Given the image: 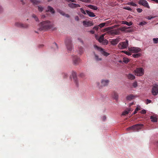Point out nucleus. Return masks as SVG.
<instances>
[{
    "mask_svg": "<svg viewBox=\"0 0 158 158\" xmlns=\"http://www.w3.org/2000/svg\"><path fill=\"white\" fill-rule=\"evenodd\" d=\"M55 45L56 46L57 48V44L56 43H55Z\"/></svg>",
    "mask_w": 158,
    "mask_h": 158,
    "instance_id": "e2e57ef3",
    "label": "nucleus"
},
{
    "mask_svg": "<svg viewBox=\"0 0 158 158\" xmlns=\"http://www.w3.org/2000/svg\"><path fill=\"white\" fill-rule=\"evenodd\" d=\"M120 34V31H119L118 29L112 30L111 31L109 32V34L111 35H118Z\"/></svg>",
    "mask_w": 158,
    "mask_h": 158,
    "instance_id": "9d476101",
    "label": "nucleus"
},
{
    "mask_svg": "<svg viewBox=\"0 0 158 158\" xmlns=\"http://www.w3.org/2000/svg\"><path fill=\"white\" fill-rule=\"evenodd\" d=\"M40 25L42 27V30H48L50 28L52 27L50 22L48 21L41 23Z\"/></svg>",
    "mask_w": 158,
    "mask_h": 158,
    "instance_id": "f257e3e1",
    "label": "nucleus"
},
{
    "mask_svg": "<svg viewBox=\"0 0 158 158\" xmlns=\"http://www.w3.org/2000/svg\"><path fill=\"white\" fill-rule=\"evenodd\" d=\"M104 35H102L99 37L98 40L99 42L101 43L102 42V41L104 39Z\"/></svg>",
    "mask_w": 158,
    "mask_h": 158,
    "instance_id": "b1692460",
    "label": "nucleus"
},
{
    "mask_svg": "<svg viewBox=\"0 0 158 158\" xmlns=\"http://www.w3.org/2000/svg\"><path fill=\"white\" fill-rule=\"evenodd\" d=\"M58 12L62 15L63 16H65L67 17H69V15L68 14L65 15L63 12H62L61 10H59Z\"/></svg>",
    "mask_w": 158,
    "mask_h": 158,
    "instance_id": "a878e982",
    "label": "nucleus"
},
{
    "mask_svg": "<svg viewBox=\"0 0 158 158\" xmlns=\"http://www.w3.org/2000/svg\"><path fill=\"white\" fill-rule=\"evenodd\" d=\"M141 108L140 106H138L135 109V110L137 111L140 110Z\"/></svg>",
    "mask_w": 158,
    "mask_h": 158,
    "instance_id": "09e8293b",
    "label": "nucleus"
},
{
    "mask_svg": "<svg viewBox=\"0 0 158 158\" xmlns=\"http://www.w3.org/2000/svg\"><path fill=\"white\" fill-rule=\"evenodd\" d=\"M157 24H158V23H157Z\"/></svg>",
    "mask_w": 158,
    "mask_h": 158,
    "instance_id": "774afa93",
    "label": "nucleus"
},
{
    "mask_svg": "<svg viewBox=\"0 0 158 158\" xmlns=\"http://www.w3.org/2000/svg\"><path fill=\"white\" fill-rule=\"evenodd\" d=\"M129 28V27H127L126 26H124L122 27H120L118 28V29H119V31H126V32H130L129 31H127L126 30L127 29H128Z\"/></svg>",
    "mask_w": 158,
    "mask_h": 158,
    "instance_id": "2eb2a0df",
    "label": "nucleus"
},
{
    "mask_svg": "<svg viewBox=\"0 0 158 158\" xmlns=\"http://www.w3.org/2000/svg\"><path fill=\"white\" fill-rule=\"evenodd\" d=\"M133 86L134 88H136L137 86V83L136 81H135L133 83Z\"/></svg>",
    "mask_w": 158,
    "mask_h": 158,
    "instance_id": "c9c22d12",
    "label": "nucleus"
},
{
    "mask_svg": "<svg viewBox=\"0 0 158 158\" xmlns=\"http://www.w3.org/2000/svg\"><path fill=\"white\" fill-rule=\"evenodd\" d=\"M153 40L154 44H157L158 42V38H153Z\"/></svg>",
    "mask_w": 158,
    "mask_h": 158,
    "instance_id": "72a5a7b5",
    "label": "nucleus"
},
{
    "mask_svg": "<svg viewBox=\"0 0 158 158\" xmlns=\"http://www.w3.org/2000/svg\"><path fill=\"white\" fill-rule=\"evenodd\" d=\"M141 114H145L146 113V111L145 110H142L140 112Z\"/></svg>",
    "mask_w": 158,
    "mask_h": 158,
    "instance_id": "37998d69",
    "label": "nucleus"
},
{
    "mask_svg": "<svg viewBox=\"0 0 158 158\" xmlns=\"http://www.w3.org/2000/svg\"><path fill=\"white\" fill-rule=\"evenodd\" d=\"M87 6H88V7H89L90 9L94 10H96L98 9V7L97 6L92 5H88Z\"/></svg>",
    "mask_w": 158,
    "mask_h": 158,
    "instance_id": "aec40b11",
    "label": "nucleus"
},
{
    "mask_svg": "<svg viewBox=\"0 0 158 158\" xmlns=\"http://www.w3.org/2000/svg\"><path fill=\"white\" fill-rule=\"evenodd\" d=\"M121 23L122 24H125L128 26H131L133 24V23L131 22H130L128 23L126 21H123L121 22Z\"/></svg>",
    "mask_w": 158,
    "mask_h": 158,
    "instance_id": "412c9836",
    "label": "nucleus"
},
{
    "mask_svg": "<svg viewBox=\"0 0 158 158\" xmlns=\"http://www.w3.org/2000/svg\"><path fill=\"white\" fill-rule=\"evenodd\" d=\"M90 32L92 33V34H93L94 33V32L93 31H90Z\"/></svg>",
    "mask_w": 158,
    "mask_h": 158,
    "instance_id": "052dcab7",
    "label": "nucleus"
},
{
    "mask_svg": "<svg viewBox=\"0 0 158 158\" xmlns=\"http://www.w3.org/2000/svg\"><path fill=\"white\" fill-rule=\"evenodd\" d=\"M118 62H120V63H122V61H121V60H119V61H118Z\"/></svg>",
    "mask_w": 158,
    "mask_h": 158,
    "instance_id": "680f3d73",
    "label": "nucleus"
},
{
    "mask_svg": "<svg viewBox=\"0 0 158 158\" xmlns=\"http://www.w3.org/2000/svg\"><path fill=\"white\" fill-rule=\"evenodd\" d=\"M125 9L127 10H131V8H130L129 7H127L125 8Z\"/></svg>",
    "mask_w": 158,
    "mask_h": 158,
    "instance_id": "603ef678",
    "label": "nucleus"
},
{
    "mask_svg": "<svg viewBox=\"0 0 158 158\" xmlns=\"http://www.w3.org/2000/svg\"><path fill=\"white\" fill-rule=\"evenodd\" d=\"M123 52H124L125 54H127V55L130 56L131 55V53L130 52L128 51H123Z\"/></svg>",
    "mask_w": 158,
    "mask_h": 158,
    "instance_id": "f704fd0d",
    "label": "nucleus"
},
{
    "mask_svg": "<svg viewBox=\"0 0 158 158\" xmlns=\"http://www.w3.org/2000/svg\"><path fill=\"white\" fill-rule=\"evenodd\" d=\"M147 23L145 21H143L140 22L139 24V25L143 26L145 25Z\"/></svg>",
    "mask_w": 158,
    "mask_h": 158,
    "instance_id": "2f4dec72",
    "label": "nucleus"
},
{
    "mask_svg": "<svg viewBox=\"0 0 158 158\" xmlns=\"http://www.w3.org/2000/svg\"><path fill=\"white\" fill-rule=\"evenodd\" d=\"M111 22H112V20H108V21H107L105 23H106V24H110V25H111L112 24L111 23Z\"/></svg>",
    "mask_w": 158,
    "mask_h": 158,
    "instance_id": "a19ab883",
    "label": "nucleus"
},
{
    "mask_svg": "<svg viewBox=\"0 0 158 158\" xmlns=\"http://www.w3.org/2000/svg\"><path fill=\"white\" fill-rule=\"evenodd\" d=\"M113 98L115 99L117 101L118 98V95L116 93H114L113 96Z\"/></svg>",
    "mask_w": 158,
    "mask_h": 158,
    "instance_id": "393cba45",
    "label": "nucleus"
},
{
    "mask_svg": "<svg viewBox=\"0 0 158 158\" xmlns=\"http://www.w3.org/2000/svg\"><path fill=\"white\" fill-rule=\"evenodd\" d=\"M71 1L72 2H76V1L75 0H71Z\"/></svg>",
    "mask_w": 158,
    "mask_h": 158,
    "instance_id": "13d9d810",
    "label": "nucleus"
},
{
    "mask_svg": "<svg viewBox=\"0 0 158 158\" xmlns=\"http://www.w3.org/2000/svg\"><path fill=\"white\" fill-rule=\"evenodd\" d=\"M47 12L50 11L53 14L55 12V11L52 7L50 6L48 7V10H47Z\"/></svg>",
    "mask_w": 158,
    "mask_h": 158,
    "instance_id": "6ab92c4d",
    "label": "nucleus"
},
{
    "mask_svg": "<svg viewBox=\"0 0 158 158\" xmlns=\"http://www.w3.org/2000/svg\"><path fill=\"white\" fill-rule=\"evenodd\" d=\"M129 50L131 52L137 53L139 52L141 50L140 48L136 47H132L129 48Z\"/></svg>",
    "mask_w": 158,
    "mask_h": 158,
    "instance_id": "6e6552de",
    "label": "nucleus"
},
{
    "mask_svg": "<svg viewBox=\"0 0 158 158\" xmlns=\"http://www.w3.org/2000/svg\"><path fill=\"white\" fill-rule=\"evenodd\" d=\"M68 6L72 8L80 7V5L73 3L69 4Z\"/></svg>",
    "mask_w": 158,
    "mask_h": 158,
    "instance_id": "f8f14e48",
    "label": "nucleus"
},
{
    "mask_svg": "<svg viewBox=\"0 0 158 158\" xmlns=\"http://www.w3.org/2000/svg\"><path fill=\"white\" fill-rule=\"evenodd\" d=\"M128 5H131L133 6H137V4L133 2H129L127 3Z\"/></svg>",
    "mask_w": 158,
    "mask_h": 158,
    "instance_id": "c756f323",
    "label": "nucleus"
},
{
    "mask_svg": "<svg viewBox=\"0 0 158 158\" xmlns=\"http://www.w3.org/2000/svg\"><path fill=\"white\" fill-rule=\"evenodd\" d=\"M31 1L32 2L35 4H37L39 2V1H35V0H31Z\"/></svg>",
    "mask_w": 158,
    "mask_h": 158,
    "instance_id": "79ce46f5",
    "label": "nucleus"
},
{
    "mask_svg": "<svg viewBox=\"0 0 158 158\" xmlns=\"http://www.w3.org/2000/svg\"><path fill=\"white\" fill-rule=\"evenodd\" d=\"M133 102H132V103H131V104H133Z\"/></svg>",
    "mask_w": 158,
    "mask_h": 158,
    "instance_id": "338daca9",
    "label": "nucleus"
},
{
    "mask_svg": "<svg viewBox=\"0 0 158 158\" xmlns=\"http://www.w3.org/2000/svg\"><path fill=\"white\" fill-rule=\"evenodd\" d=\"M152 1L155 2L156 3H158V0H152Z\"/></svg>",
    "mask_w": 158,
    "mask_h": 158,
    "instance_id": "6e6d98bb",
    "label": "nucleus"
},
{
    "mask_svg": "<svg viewBox=\"0 0 158 158\" xmlns=\"http://www.w3.org/2000/svg\"><path fill=\"white\" fill-rule=\"evenodd\" d=\"M118 26V25L113 26H112L111 27H110V28H111V29H113L115 28L116 27Z\"/></svg>",
    "mask_w": 158,
    "mask_h": 158,
    "instance_id": "3c124183",
    "label": "nucleus"
},
{
    "mask_svg": "<svg viewBox=\"0 0 158 158\" xmlns=\"http://www.w3.org/2000/svg\"><path fill=\"white\" fill-rule=\"evenodd\" d=\"M75 60H73V63L75 64H76L77 63V61L79 60V59L78 58H77L76 56H75Z\"/></svg>",
    "mask_w": 158,
    "mask_h": 158,
    "instance_id": "473e14b6",
    "label": "nucleus"
},
{
    "mask_svg": "<svg viewBox=\"0 0 158 158\" xmlns=\"http://www.w3.org/2000/svg\"><path fill=\"white\" fill-rule=\"evenodd\" d=\"M140 56V54L139 53L137 54H134L132 55V56L134 58H138Z\"/></svg>",
    "mask_w": 158,
    "mask_h": 158,
    "instance_id": "c85d7f7f",
    "label": "nucleus"
},
{
    "mask_svg": "<svg viewBox=\"0 0 158 158\" xmlns=\"http://www.w3.org/2000/svg\"><path fill=\"white\" fill-rule=\"evenodd\" d=\"M38 9L41 12L42 11L43 9V8L42 7L40 6H38Z\"/></svg>",
    "mask_w": 158,
    "mask_h": 158,
    "instance_id": "49530a36",
    "label": "nucleus"
},
{
    "mask_svg": "<svg viewBox=\"0 0 158 158\" xmlns=\"http://www.w3.org/2000/svg\"><path fill=\"white\" fill-rule=\"evenodd\" d=\"M106 24L105 23H102L99 24L98 25V26L100 27L101 28L102 27H104Z\"/></svg>",
    "mask_w": 158,
    "mask_h": 158,
    "instance_id": "4c0bfd02",
    "label": "nucleus"
},
{
    "mask_svg": "<svg viewBox=\"0 0 158 158\" xmlns=\"http://www.w3.org/2000/svg\"><path fill=\"white\" fill-rule=\"evenodd\" d=\"M65 43L68 50L71 51L73 49V47L71 44V40H66Z\"/></svg>",
    "mask_w": 158,
    "mask_h": 158,
    "instance_id": "1a4fd4ad",
    "label": "nucleus"
},
{
    "mask_svg": "<svg viewBox=\"0 0 158 158\" xmlns=\"http://www.w3.org/2000/svg\"><path fill=\"white\" fill-rule=\"evenodd\" d=\"M155 17H153L152 16H148V17H147L146 18L148 20H150L153 18H154Z\"/></svg>",
    "mask_w": 158,
    "mask_h": 158,
    "instance_id": "de8ad7c7",
    "label": "nucleus"
},
{
    "mask_svg": "<svg viewBox=\"0 0 158 158\" xmlns=\"http://www.w3.org/2000/svg\"><path fill=\"white\" fill-rule=\"evenodd\" d=\"M131 110V108H129L127 109V110H125L122 113V115H125L126 114H128L129 112Z\"/></svg>",
    "mask_w": 158,
    "mask_h": 158,
    "instance_id": "4be33fe9",
    "label": "nucleus"
},
{
    "mask_svg": "<svg viewBox=\"0 0 158 158\" xmlns=\"http://www.w3.org/2000/svg\"><path fill=\"white\" fill-rule=\"evenodd\" d=\"M98 26H95L94 27L93 29L97 31L98 29Z\"/></svg>",
    "mask_w": 158,
    "mask_h": 158,
    "instance_id": "864d4df0",
    "label": "nucleus"
},
{
    "mask_svg": "<svg viewBox=\"0 0 158 158\" xmlns=\"http://www.w3.org/2000/svg\"><path fill=\"white\" fill-rule=\"evenodd\" d=\"M106 118V117L105 116H104L102 118V120L103 121H105Z\"/></svg>",
    "mask_w": 158,
    "mask_h": 158,
    "instance_id": "5fc2aeb1",
    "label": "nucleus"
},
{
    "mask_svg": "<svg viewBox=\"0 0 158 158\" xmlns=\"http://www.w3.org/2000/svg\"><path fill=\"white\" fill-rule=\"evenodd\" d=\"M137 11L139 13H141L142 11L143 10L142 9L138 8L137 9Z\"/></svg>",
    "mask_w": 158,
    "mask_h": 158,
    "instance_id": "a18cd8bd",
    "label": "nucleus"
},
{
    "mask_svg": "<svg viewBox=\"0 0 158 158\" xmlns=\"http://www.w3.org/2000/svg\"><path fill=\"white\" fill-rule=\"evenodd\" d=\"M152 93L153 95L156 96L158 94V85L155 84L152 90Z\"/></svg>",
    "mask_w": 158,
    "mask_h": 158,
    "instance_id": "423d86ee",
    "label": "nucleus"
},
{
    "mask_svg": "<svg viewBox=\"0 0 158 158\" xmlns=\"http://www.w3.org/2000/svg\"><path fill=\"white\" fill-rule=\"evenodd\" d=\"M83 25L85 27H90L93 25L92 22L90 21H83L82 22Z\"/></svg>",
    "mask_w": 158,
    "mask_h": 158,
    "instance_id": "ddd939ff",
    "label": "nucleus"
},
{
    "mask_svg": "<svg viewBox=\"0 0 158 158\" xmlns=\"http://www.w3.org/2000/svg\"><path fill=\"white\" fill-rule=\"evenodd\" d=\"M136 97H137V96L134 95L132 94H130L127 95L126 97V99L127 100L130 101Z\"/></svg>",
    "mask_w": 158,
    "mask_h": 158,
    "instance_id": "9b49d317",
    "label": "nucleus"
},
{
    "mask_svg": "<svg viewBox=\"0 0 158 158\" xmlns=\"http://www.w3.org/2000/svg\"><path fill=\"white\" fill-rule=\"evenodd\" d=\"M111 28H110V27H108L107 28H106L105 29V30L106 31H107V32L108 34H109V32L111 31Z\"/></svg>",
    "mask_w": 158,
    "mask_h": 158,
    "instance_id": "7c9ffc66",
    "label": "nucleus"
},
{
    "mask_svg": "<svg viewBox=\"0 0 158 158\" xmlns=\"http://www.w3.org/2000/svg\"><path fill=\"white\" fill-rule=\"evenodd\" d=\"M136 113H137V111H136L135 110V111L134 112H133V114H135Z\"/></svg>",
    "mask_w": 158,
    "mask_h": 158,
    "instance_id": "bf43d9fd",
    "label": "nucleus"
},
{
    "mask_svg": "<svg viewBox=\"0 0 158 158\" xmlns=\"http://www.w3.org/2000/svg\"><path fill=\"white\" fill-rule=\"evenodd\" d=\"M75 19L77 21H78L79 20V18L77 16L75 17Z\"/></svg>",
    "mask_w": 158,
    "mask_h": 158,
    "instance_id": "8fccbe9b",
    "label": "nucleus"
},
{
    "mask_svg": "<svg viewBox=\"0 0 158 158\" xmlns=\"http://www.w3.org/2000/svg\"><path fill=\"white\" fill-rule=\"evenodd\" d=\"M87 15L90 17H94L95 16V15L93 12H91L89 10H86V11Z\"/></svg>",
    "mask_w": 158,
    "mask_h": 158,
    "instance_id": "dca6fc26",
    "label": "nucleus"
},
{
    "mask_svg": "<svg viewBox=\"0 0 158 158\" xmlns=\"http://www.w3.org/2000/svg\"><path fill=\"white\" fill-rule=\"evenodd\" d=\"M133 102H132V103H131V104H133Z\"/></svg>",
    "mask_w": 158,
    "mask_h": 158,
    "instance_id": "69168bd1",
    "label": "nucleus"
},
{
    "mask_svg": "<svg viewBox=\"0 0 158 158\" xmlns=\"http://www.w3.org/2000/svg\"><path fill=\"white\" fill-rule=\"evenodd\" d=\"M109 83V81L108 80H102L101 81L102 85L103 86H105L107 85Z\"/></svg>",
    "mask_w": 158,
    "mask_h": 158,
    "instance_id": "a211bd4d",
    "label": "nucleus"
},
{
    "mask_svg": "<svg viewBox=\"0 0 158 158\" xmlns=\"http://www.w3.org/2000/svg\"><path fill=\"white\" fill-rule=\"evenodd\" d=\"M95 59L97 60L98 61V60H102V59L101 58H99L98 57V56L97 55H95Z\"/></svg>",
    "mask_w": 158,
    "mask_h": 158,
    "instance_id": "e433bc0d",
    "label": "nucleus"
},
{
    "mask_svg": "<svg viewBox=\"0 0 158 158\" xmlns=\"http://www.w3.org/2000/svg\"><path fill=\"white\" fill-rule=\"evenodd\" d=\"M127 78L131 80H134L135 78V76L131 73L128 74L127 75Z\"/></svg>",
    "mask_w": 158,
    "mask_h": 158,
    "instance_id": "f3484780",
    "label": "nucleus"
},
{
    "mask_svg": "<svg viewBox=\"0 0 158 158\" xmlns=\"http://www.w3.org/2000/svg\"><path fill=\"white\" fill-rule=\"evenodd\" d=\"M123 62L126 64L129 61V60L127 58H123Z\"/></svg>",
    "mask_w": 158,
    "mask_h": 158,
    "instance_id": "bb28decb",
    "label": "nucleus"
},
{
    "mask_svg": "<svg viewBox=\"0 0 158 158\" xmlns=\"http://www.w3.org/2000/svg\"><path fill=\"white\" fill-rule=\"evenodd\" d=\"M128 45V41L126 40L125 42H121L118 45V47L120 49H124L127 48Z\"/></svg>",
    "mask_w": 158,
    "mask_h": 158,
    "instance_id": "f03ea898",
    "label": "nucleus"
},
{
    "mask_svg": "<svg viewBox=\"0 0 158 158\" xmlns=\"http://www.w3.org/2000/svg\"><path fill=\"white\" fill-rule=\"evenodd\" d=\"M94 47L95 49H97L101 52L102 54L105 56H107L110 55L109 53L105 51L103 49L99 48L96 45H94Z\"/></svg>",
    "mask_w": 158,
    "mask_h": 158,
    "instance_id": "39448f33",
    "label": "nucleus"
},
{
    "mask_svg": "<svg viewBox=\"0 0 158 158\" xmlns=\"http://www.w3.org/2000/svg\"><path fill=\"white\" fill-rule=\"evenodd\" d=\"M119 42V40L118 39H113L110 41L111 44L113 45H116L118 44Z\"/></svg>",
    "mask_w": 158,
    "mask_h": 158,
    "instance_id": "4468645a",
    "label": "nucleus"
},
{
    "mask_svg": "<svg viewBox=\"0 0 158 158\" xmlns=\"http://www.w3.org/2000/svg\"><path fill=\"white\" fill-rule=\"evenodd\" d=\"M144 71L142 68H137L134 71L135 74L137 76H141L144 74Z\"/></svg>",
    "mask_w": 158,
    "mask_h": 158,
    "instance_id": "7ed1b4c3",
    "label": "nucleus"
},
{
    "mask_svg": "<svg viewBox=\"0 0 158 158\" xmlns=\"http://www.w3.org/2000/svg\"><path fill=\"white\" fill-rule=\"evenodd\" d=\"M32 17L35 19L36 21L38 20L37 17L34 15H33L32 16Z\"/></svg>",
    "mask_w": 158,
    "mask_h": 158,
    "instance_id": "ea45409f",
    "label": "nucleus"
},
{
    "mask_svg": "<svg viewBox=\"0 0 158 158\" xmlns=\"http://www.w3.org/2000/svg\"><path fill=\"white\" fill-rule=\"evenodd\" d=\"M79 40H80V42H81V44H83V41L82 40H81L80 39H79Z\"/></svg>",
    "mask_w": 158,
    "mask_h": 158,
    "instance_id": "4d7b16f0",
    "label": "nucleus"
},
{
    "mask_svg": "<svg viewBox=\"0 0 158 158\" xmlns=\"http://www.w3.org/2000/svg\"><path fill=\"white\" fill-rule=\"evenodd\" d=\"M151 102V101L150 100L147 99L146 100V104H148L149 103H150Z\"/></svg>",
    "mask_w": 158,
    "mask_h": 158,
    "instance_id": "c03bdc74",
    "label": "nucleus"
},
{
    "mask_svg": "<svg viewBox=\"0 0 158 158\" xmlns=\"http://www.w3.org/2000/svg\"><path fill=\"white\" fill-rule=\"evenodd\" d=\"M140 124H136L127 129V130H131L132 131H139L140 129Z\"/></svg>",
    "mask_w": 158,
    "mask_h": 158,
    "instance_id": "20e7f679",
    "label": "nucleus"
},
{
    "mask_svg": "<svg viewBox=\"0 0 158 158\" xmlns=\"http://www.w3.org/2000/svg\"><path fill=\"white\" fill-rule=\"evenodd\" d=\"M108 41L107 40L104 39L102 42L101 43L104 45H107L108 44Z\"/></svg>",
    "mask_w": 158,
    "mask_h": 158,
    "instance_id": "cd10ccee",
    "label": "nucleus"
},
{
    "mask_svg": "<svg viewBox=\"0 0 158 158\" xmlns=\"http://www.w3.org/2000/svg\"><path fill=\"white\" fill-rule=\"evenodd\" d=\"M150 119L151 121L152 122H156L157 121V118L156 116H150Z\"/></svg>",
    "mask_w": 158,
    "mask_h": 158,
    "instance_id": "5701e85b",
    "label": "nucleus"
},
{
    "mask_svg": "<svg viewBox=\"0 0 158 158\" xmlns=\"http://www.w3.org/2000/svg\"><path fill=\"white\" fill-rule=\"evenodd\" d=\"M138 3L140 5H142L144 7L148 9L150 8V7L148 2L145 0H139Z\"/></svg>",
    "mask_w": 158,
    "mask_h": 158,
    "instance_id": "0eeeda50",
    "label": "nucleus"
},
{
    "mask_svg": "<svg viewBox=\"0 0 158 158\" xmlns=\"http://www.w3.org/2000/svg\"><path fill=\"white\" fill-rule=\"evenodd\" d=\"M80 10L82 13L84 15H85L86 14L85 11L84 10V9L82 8H81Z\"/></svg>",
    "mask_w": 158,
    "mask_h": 158,
    "instance_id": "58836bf2",
    "label": "nucleus"
},
{
    "mask_svg": "<svg viewBox=\"0 0 158 158\" xmlns=\"http://www.w3.org/2000/svg\"><path fill=\"white\" fill-rule=\"evenodd\" d=\"M43 17L44 18L45 17V16L44 15H43Z\"/></svg>",
    "mask_w": 158,
    "mask_h": 158,
    "instance_id": "0e129e2a",
    "label": "nucleus"
}]
</instances>
